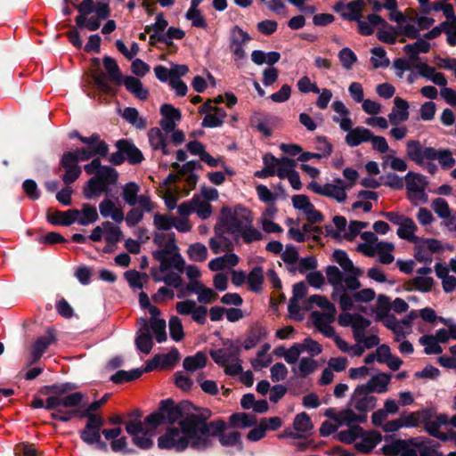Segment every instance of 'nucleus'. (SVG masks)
<instances>
[{
  "label": "nucleus",
  "instance_id": "nucleus-48",
  "mask_svg": "<svg viewBox=\"0 0 456 456\" xmlns=\"http://www.w3.org/2000/svg\"><path fill=\"white\" fill-rule=\"evenodd\" d=\"M117 146L124 152L125 158L127 159L129 162L137 164L142 160L143 157L141 151L128 142L123 140L118 141Z\"/></svg>",
  "mask_w": 456,
  "mask_h": 456
},
{
  "label": "nucleus",
  "instance_id": "nucleus-15",
  "mask_svg": "<svg viewBox=\"0 0 456 456\" xmlns=\"http://www.w3.org/2000/svg\"><path fill=\"white\" fill-rule=\"evenodd\" d=\"M437 444L425 437L410 439L408 453L405 456H442L436 450Z\"/></svg>",
  "mask_w": 456,
  "mask_h": 456
},
{
  "label": "nucleus",
  "instance_id": "nucleus-39",
  "mask_svg": "<svg viewBox=\"0 0 456 456\" xmlns=\"http://www.w3.org/2000/svg\"><path fill=\"white\" fill-rule=\"evenodd\" d=\"M357 22L359 33L364 36L371 35L376 27L387 26V21L377 14H370L365 20L360 19Z\"/></svg>",
  "mask_w": 456,
  "mask_h": 456
},
{
  "label": "nucleus",
  "instance_id": "nucleus-36",
  "mask_svg": "<svg viewBox=\"0 0 456 456\" xmlns=\"http://www.w3.org/2000/svg\"><path fill=\"white\" fill-rule=\"evenodd\" d=\"M188 71L189 68L187 65H175V77L170 80L169 85L178 96H185L187 94L188 87L186 84L180 79V77L185 76Z\"/></svg>",
  "mask_w": 456,
  "mask_h": 456
},
{
  "label": "nucleus",
  "instance_id": "nucleus-61",
  "mask_svg": "<svg viewBox=\"0 0 456 456\" xmlns=\"http://www.w3.org/2000/svg\"><path fill=\"white\" fill-rule=\"evenodd\" d=\"M270 348L269 344H265L257 353L256 357L251 361V365L255 370L265 368L272 362V357L268 354Z\"/></svg>",
  "mask_w": 456,
  "mask_h": 456
},
{
  "label": "nucleus",
  "instance_id": "nucleus-35",
  "mask_svg": "<svg viewBox=\"0 0 456 456\" xmlns=\"http://www.w3.org/2000/svg\"><path fill=\"white\" fill-rule=\"evenodd\" d=\"M346 132H347V134L345 137V141L351 147L370 142V139H371V131L362 126H357L355 128L351 127L350 130H346Z\"/></svg>",
  "mask_w": 456,
  "mask_h": 456
},
{
  "label": "nucleus",
  "instance_id": "nucleus-7",
  "mask_svg": "<svg viewBox=\"0 0 456 456\" xmlns=\"http://www.w3.org/2000/svg\"><path fill=\"white\" fill-rule=\"evenodd\" d=\"M352 188V183H345L342 179H335L333 183H320L313 180L307 189L315 194L334 200L338 203H344L347 199L346 191Z\"/></svg>",
  "mask_w": 456,
  "mask_h": 456
},
{
  "label": "nucleus",
  "instance_id": "nucleus-43",
  "mask_svg": "<svg viewBox=\"0 0 456 456\" xmlns=\"http://www.w3.org/2000/svg\"><path fill=\"white\" fill-rule=\"evenodd\" d=\"M436 276L442 280L443 289L445 292H452L456 288V277L449 274L447 266L436 264L435 266Z\"/></svg>",
  "mask_w": 456,
  "mask_h": 456
},
{
  "label": "nucleus",
  "instance_id": "nucleus-53",
  "mask_svg": "<svg viewBox=\"0 0 456 456\" xmlns=\"http://www.w3.org/2000/svg\"><path fill=\"white\" fill-rule=\"evenodd\" d=\"M397 234L400 238L407 240L411 242H415L419 237L415 236L417 225L414 221L409 217L398 225Z\"/></svg>",
  "mask_w": 456,
  "mask_h": 456
},
{
  "label": "nucleus",
  "instance_id": "nucleus-33",
  "mask_svg": "<svg viewBox=\"0 0 456 456\" xmlns=\"http://www.w3.org/2000/svg\"><path fill=\"white\" fill-rule=\"evenodd\" d=\"M150 314L151 318L150 320L149 327L150 330H151L155 335L156 340L159 343H162L167 340V332H166V321L164 319L159 318L160 314V311L157 307H151Z\"/></svg>",
  "mask_w": 456,
  "mask_h": 456
},
{
  "label": "nucleus",
  "instance_id": "nucleus-58",
  "mask_svg": "<svg viewBox=\"0 0 456 456\" xmlns=\"http://www.w3.org/2000/svg\"><path fill=\"white\" fill-rule=\"evenodd\" d=\"M365 6L364 0H354L346 4V11L343 12V17L349 20H359Z\"/></svg>",
  "mask_w": 456,
  "mask_h": 456
},
{
  "label": "nucleus",
  "instance_id": "nucleus-59",
  "mask_svg": "<svg viewBox=\"0 0 456 456\" xmlns=\"http://www.w3.org/2000/svg\"><path fill=\"white\" fill-rule=\"evenodd\" d=\"M247 282L250 290L260 292L264 282V272L261 267H255L247 276Z\"/></svg>",
  "mask_w": 456,
  "mask_h": 456
},
{
  "label": "nucleus",
  "instance_id": "nucleus-14",
  "mask_svg": "<svg viewBox=\"0 0 456 456\" xmlns=\"http://www.w3.org/2000/svg\"><path fill=\"white\" fill-rule=\"evenodd\" d=\"M191 418L200 426L199 430H197V439H200L204 442V448H207L209 444V435L220 437L226 428V423L221 419L205 423L197 414H195V416H191Z\"/></svg>",
  "mask_w": 456,
  "mask_h": 456
},
{
  "label": "nucleus",
  "instance_id": "nucleus-56",
  "mask_svg": "<svg viewBox=\"0 0 456 456\" xmlns=\"http://www.w3.org/2000/svg\"><path fill=\"white\" fill-rule=\"evenodd\" d=\"M427 415L425 410L417 411L413 412L403 413L399 418L403 428H415L418 427Z\"/></svg>",
  "mask_w": 456,
  "mask_h": 456
},
{
  "label": "nucleus",
  "instance_id": "nucleus-54",
  "mask_svg": "<svg viewBox=\"0 0 456 456\" xmlns=\"http://www.w3.org/2000/svg\"><path fill=\"white\" fill-rule=\"evenodd\" d=\"M106 188L107 185L100 181L98 177L93 176L88 180L84 189L85 197L89 200L98 197L106 191Z\"/></svg>",
  "mask_w": 456,
  "mask_h": 456
},
{
  "label": "nucleus",
  "instance_id": "nucleus-50",
  "mask_svg": "<svg viewBox=\"0 0 456 456\" xmlns=\"http://www.w3.org/2000/svg\"><path fill=\"white\" fill-rule=\"evenodd\" d=\"M281 59V54L278 52L265 53L260 50H255L251 53V60L256 65L264 63L273 66Z\"/></svg>",
  "mask_w": 456,
  "mask_h": 456
},
{
  "label": "nucleus",
  "instance_id": "nucleus-9",
  "mask_svg": "<svg viewBox=\"0 0 456 456\" xmlns=\"http://www.w3.org/2000/svg\"><path fill=\"white\" fill-rule=\"evenodd\" d=\"M78 139L88 146L87 149H79L76 151H72L75 157L79 161H86L94 156L105 157L108 153V145L100 139V136L96 134L91 136H78Z\"/></svg>",
  "mask_w": 456,
  "mask_h": 456
},
{
  "label": "nucleus",
  "instance_id": "nucleus-49",
  "mask_svg": "<svg viewBox=\"0 0 456 456\" xmlns=\"http://www.w3.org/2000/svg\"><path fill=\"white\" fill-rule=\"evenodd\" d=\"M148 138L153 150H161L165 155L170 153V151L167 147L165 137L159 128L154 127L150 129L148 132Z\"/></svg>",
  "mask_w": 456,
  "mask_h": 456
},
{
  "label": "nucleus",
  "instance_id": "nucleus-62",
  "mask_svg": "<svg viewBox=\"0 0 456 456\" xmlns=\"http://www.w3.org/2000/svg\"><path fill=\"white\" fill-rule=\"evenodd\" d=\"M102 61L110 78L117 84H121L123 77L117 61L110 56L103 57Z\"/></svg>",
  "mask_w": 456,
  "mask_h": 456
},
{
  "label": "nucleus",
  "instance_id": "nucleus-11",
  "mask_svg": "<svg viewBox=\"0 0 456 456\" xmlns=\"http://www.w3.org/2000/svg\"><path fill=\"white\" fill-rule=\"evenodd\" d=\"M444 251L442 243L436 239L419 238L414 242V258L424 265H431L434 255Z\"/></svg>",
  "mask_w": 456,
  "mask_h": 456
},
{
  "label": "nucleus",
  "instance_id": "nucleus-6",
  "mask_svg": "<svg viewBox=\"0 0 456 456\" xmlns=\"http://www.w3.org/2000/svg\"><path fill=\"white\" fill-rule=\"evenodd\" d=\"M407 158L427 170L430 174L437 171V166L433 162L435 148L426 147L419 140H409L405 143Z\"/></svg>",
  "mask_w": 456,
  "mask_h": 456
},
{
  "label": "nucleus",
  "instance_id": "nucleus-63",
  "mask_svg": "<svg viewBox=\"0 0 456 456\" xmlns=\"http://www.w3.org/2000/svg\"><path fill=\"white\" fill-rule=\"evenodd\" d=\"M192 205L194 212L201 219L208 218L212 214V207L209 202L202 200L201 197L193 196Z\"/></svg>",
  "mask_w": 456,
  "mask_h": 456
},
{
  "label": "nucleus",
  "instance_id": "nucleus-24",
  "mask_svg": "<svg viewBox=\"0 0 456 456\" xmlns=\"http://www.w3.org/2000/svg\"><path fill=\"white\" fill-rule=\"evenodd\" d=\"M291 200L293 207L302 211L309 222L315 224L322 221V214L315 209L307 196L303 194L295 195Z\"/></svg>",
  "mask_w": 456,
  "mask_h": 456
},
{
  "label": "nucleus",
  "instance_id": "nucleus-20",
  "mask_svg": "<svg viewBox=\"0 0 456 456\" xmlns=\"http://www.w3.org/2000/svg\"><path fill=\"white\" fill-rule=\"evenodd\" d=\"M338 322L342 326H351L355 340H362L366 329L370 325V322L359 314L349 313L339 315Z\"/></svg>",
  "mask_w": 456,
  "mask_h": 456
},
{
  "label": "nucleus",
  "instance_id": "nucleus-3",
  "mask_svg": "<svg viewBox=\"0 0 456 456\" xmlns=\"http://www.w3.org/2000/svg\"><path fill=\"white\" fill-rule=\"evenodd\" d=\"M377 405V398L357 386L349 401L350 408L338 411L334 408H329L324 415L330 419L337 421L338 425L352 426L354 423H363L367 419V412L373 410Z\"/></svg>",
  "mask_w": 456,
  "mask_h": 456
},
{
  "label": "nucleus",
  "instance_id": "nucleus-44",
  "mask_svg": "<svg viewBox=\"0 0 456 456\" xmlns=\"http://www.w3.org/2000/svg\"><path fill=\"white\" fill-rule=\"evenodd\" d=\"M409 440H395L389 444H386L382 447V452L386 456H405L408 453Z\"/></svg>",
  "mask_w": 456,
  "mask_h": 456
},
{
  "label": "nucleus",
  "instance_id": "nucleus-23",
  "mask_svg": "<svg viewBox=\"0 0 456 456\" xmlns=\"http://www.w3.org/2000/svg\"><path fill=\"white\" fill-rule=\"evenodd\" d=\"M174 270L173 267H166L163 270L151 269V275L155 282H164L167 286L178 289L183 283L182 273Z\"/></svg>",
  "mask_w": 456,
  "mask_h": 456
},
{
  "label": "nucleus",
  "instance_id": "nucleus-45",
  "mask_svg": "<svg viewBox=\"0 0 456 456\" xmlns=\"http://www.w3.org/2000/svg\"><path fill=\"white\" fill-rule=\"evenodd\" d=\"M361 238L364 242L358 244L356 250L366 256L373 257L372 248L379 242L377 235L372 232H364Z\"/></svg>",
  "mask_w": 456,
  "mask_h": 456
},
{
  "label": "nucleus",
  "instance_id": "nucleus-30",
  "mask_svg": "<svg viewBox=\"0 0 456 456\" xmlns=\"http://www.w3.org/2000/svg\"><path fill=\"white\" fill-rule=\"evenodd\" d=\"M410 105L407 101L403 98L395 97L394 99V107L388 114L389 123L393 126H397L400 123L408 120Z\"/></svg>",
  "mask_w": 456,
  "mask_h": 456
},
{
  "label": "nucleus",
  "instance_id": "nucleus-32",
  "mask_svg": "<svg viewBox=\"0 0 456 456\" xmlns=\"http://www.w3.org/2000/svg\"><path fill=\"white\" fill-rule=\"evenodd\" d=\"M359 438L360 440L354 444L355 449L360 452L369 453L381 442L382 436L377 431L362 430Z\"/></svg>",
  "mask_w": 456,
  "mask_h": 456
},
{
  "label": "nucleus",
  "instance_id": "nucleus-8",
  "mask_svg": "<svg viewBox=\"0 0 456 456\" xmlns=\"http://www.w3.org/2000/svg\"><path fill=\"white\" fill-rule=\"evenodd\" d=\"M153 257L159 262V265L151 269H165L166 267H173L175 271L183 272L184 260L177 252V247L174 241L167 243L164 248L156 250Z\"/></svg>",
  "mask_w": 456,
  "mask_h": 456
},
{
  "label": "nucleus",
  "instance_id": "nucleus-42",
  "mask_svg": "<svg viewBox=\"0 0 456 456\" xmlns=\"http://www.w3.org/2000/svg\"><path fill=\"white\" fill-rule=\"evenodd\" d=\"M395 246L393 243L379 241L373 248V256H378L379 261L383 265H389L394 262L392 255Z\"/></svg>",
  "mask_w": 456,
  "mask_h": 456
},
{
  "label": "nucleus",
  "instance_id": "nucleus-25",
  "mask_svg": "<svg viewBox=\"0 0 456 456\" xmlns=\"http://www.w3.org/2000/svg\"><path fill=\"white\" fill-rule=\"evenodd\" d=\"M180 359V354L176 348H172L167 354H157L150 361L144 370L151 371L154 369L161 370L172 368Z\"/></svg>",
  "mask_w": 456,
  "mask_h": 456
},
{
  "label": "nucleus",
  "instance_id": "nucleus-27",
  "mask_svg": "<svg viewBox=\"0 0 456 456\" xmlns=\"http://www.w3.org/2000/svg\"><path fill=\"white\" fill-rule=\"evenodd\" d=\"M110 11L108 4L98 2L95 7V16L84 17L81 23H77L80 28H86L90 31L97 30L101 26V20L110 16Z\"/></svg>",
  "mask_w": 456,
  "mask_h": 456
},
{
  "label": "nucleus",
  "instance_id": "nucleus-19",
  "mask_svg": "<svg viewBox=\"0 0 456 456\" xmlns=\"http://www.w3.org/2000/svg\"><path fill=\"white\" fill-rule=\"evenodd\" d=\"M200 113H205V117L202 121V126L204 127H217L223 125L224 120L226 117V112L221 108H217L212 105V101L208 100L200 108Z\"/></svg>",
  "mask_w": 456,
  "mask_h": 456
},
{
  "label": "nucleus",
  "instance_id": "nucleus-37",
  "mask_svg": "<svg viewBox=\"0 0 456 456\" xmlns=\"http://www.w3.org/2000/svg\"><path fill=\"white\" fill-rule=\"evenodd\" d=\"M75 222L80 225H88L97 221L98 213L95 207L84 204L80 210L73 209Z\"/></svg>",
  "mask_w": 456,
  "mask_h": 456
},
{
  "label": "nucleus",
  "instance_id": "nucleus-4",
  "mask_svg": "<svg viewBox=\"0 0 456 456\" xmlns=\"http://www.w3.org/2000/svg\"><path fill=\"white\" fill-rule=\"evenodd\" d=\"M200 426L191 416L182 419L178 426H170L158 438V447L162 450L184 451L189 445L196 449H204V442L197 439Z\"/></svg>",
  "mask_w": 456,
  "mask_h": 456
},
{
  "label": "nucleus",
  "instance_id": "nucleus-22",
  "mask_svg": "<svg viewBox=\"0 0 456 456\" xmlns=\"http://www.w3.org/2000/svg\"><path fill=\"white\" fill-rule=\"evenodd\" d=\"M61 166L65 170L62 181L67 185L74 183L81 175V167L78 166L77 159L72 151L63 154L61 159Z\"/></svg>",
  "mask_w": 456,
  "mask_h": 456
},
{
  "label": "nucleus",
  "instance_id": "nucleus-31",
  "mask_svg": "<svg viewBox=\"0 0 456 456\" xmlns=\"http://www.w3.org/2000/svg\"><path fill=\"white\" fill-rule=\"evenodd\" d=\"M135 346L140 352L145 354H150L152 349L153 340L150 332L149 323L146 319H142L140 321V328L135 338Z\"/></svg>",
  "mask_w": 456,
  "mask_h": 456
},
{
  "label": "nucleus",
  "instance_id": "nucleus-60",
  "mask_svg": "<svg viewBox=\"0 0 456 456\" xmlns=\"http://www.w3.org/2000/svg\"><path fill=\"white\" fill-rule=\"evenodd\" d=\"M437 161L444 169H450L455 165V159L450 150L436 149L433 162Z\"/></svg>",
  "mask_w": 456,
  "mask_h": 456
},
{
  "label": "nucleus",
  "instance_id": "nucleus-52",
  "mask_svg": "<svg viewBox=\"0 0 456 456\" xmlns=\"http://www.w3.org/2000/svg\"><path fill=\"white\" fill-rule=\"evenodd\" d=\"M257 423L254 414L245 412L234 413L230 417V424L235 428H246L253 427Z\"/></svg>",
  "mask_w": 456,
  "mask_h": 456
},
{
  "label": "nucleus",
  "instance_id": "nucleus-64",
  "mask_svg": "<svg viewBox=\"0 0 456 456\" xmlns=\"http://www.w3.org/2000/svg\"><path fill=\"white\" fill-rule=\"evenodd\" d=\"M187 255L193 262H204L208 258V248L204 244L194 243L189 246Z\"/></svg>",
  "mask_w": 456,
  "mask_h": 456
},
{
  "label": "nucleus",
  "instance_id": "nucleus-46",
  "mask_svg": "<svg viewBox=\"0 0 456 456\" xmlns=\"http://www.w3.org/2000/svg\"><path fill=\"white\" fill-rule=\"evenodd\" d=\"M121 84H124L126 88L140 100H145L148 97V91L143 87L142 82L138 78L134 77H126L122 78Z\"/></svg>",
  "mask_w": 456,
  "mask_h": 456
},
{
  "label": "nucleus",
  "instance_id": "nucleus-29",
  "mask_svg": "<svg viewBox=\"0 0 456 456\" xmlns=\"http://www.w3.org/2000/svg\"><path fill=\"white\" fill-rule=\"evenodd\" d=\"M160 114L162 118L159 124L166 133L173 131L181 119L180 110L171 104H163L160 107Z\"/></svg>",
  "mask_w": 456,
  "mask_h": 456
},
{
  "label": "nucleus",
  "instance_id": "nucleus-51",
  "mask_svg": "<svg viewBox=\"0 0 456 456\" xmlns=\"http://www.w3.org/2000/svg\"><path fill=\"white\" fill-rule=\"evenodd\" d=\"M207 355L203 352H198L194 355L187 356L184 358L183 366L187 371H196L197 370L203 369L207 364Z\"/></svg>",
  "mask_w": 456,
  "mask_h": 456
},
{
  "label": "nucleus",
  "instance_id": "nucleus-34",
  "mask_svg": "<svg viewBox=\"0 0 456 456\" xmlns=\"http://www.w3.org/2000/svg\"><path fill=\"white\" fill-rule=\"evenodd\" d=\"M336 115L333 116L332 120L339 125L343 131L350 130L353 127V121L350 118V112L346 106L341 101H335L331 105Z\"/></svg>",
  "mask_w": 456,
  "mask_h": 456
},
{
  "label": "nucleus",
  "instance_id": "nucleus-38",
  "mask_svg": "<svg viewBox=\"0 0 456 456\" xmlns=\"http://www.w3.org/2000/svg\"><path fill=\"white\" fill-rule=\"evenodd\" d=\"M427 415L423 418L421 423L424 424L426 431L432 436H435L442 441H448L449 435L440 430L439 423L434 419V412L432 410H425Z\"/></svg>",
  "mask_w": 456,
  "mask_h": 456
},
{
  "label": "nucleus",
  "instance_id": "nucleus-16",
  "mask_svg": "<svg viewBox=\"0 0 456 456\" xmlns=\"http://www.w3.org/2000/svg\"><path fill=\"white\" fill-rule=\"evenodd\" d=\"M250 40V36L246 31H243L240 27L234 26L231 29L229 47L234 55L235 61H239L246 58L244 46Z\"/></svg>",
  "mask_w": 456,
  "mask_h": 456
},
{
  "label": "nucleus",
  "instance_id": "nucleus-21",
  "mask_svg": "<svg viewBox=\"0 0 456 456\" xmlns=\"http://www.w3.org/2000/svg\"><path fill=\"white\" fill-rule=\"evenodd\" d=\"M100 407H102L101 402L94 401L81 410H58L57 411H53L52 413V418L63 422L70 420L75 416L79 418H87V419H90L92 417H99L98 415L94 414V412L96 411Z\"/></svg>",
  "mask_w": 456,
  "mask_h": 456
},
{
  "label": "nucleus",
  "instance_id": "nucleus-26",
  "mask_svg": "<svg viewBox=\"0 0 456 456\" xmlns=\"http://www.w3.org/2000/svg\"><path fill=\"white\" fill-rule=\"evenodd\" d=\"M103 425V419L101 417H92L87 419L86 425L80 431V437L87 444H99L101 441L100 429Z\"/></svg>",
  "mask_w": 456,
  "mask_h": 456
},
{
  "label": "nucleus",
  "instance_id": "nucleus-10",
  "mask_svg": "<svg viewBox=\"0 0 456 456\" xmlns=\"http://www.w3.org/2000/svg\"><path fill=\"white\" fill-rule=\"evenodd\" d=\"M405 182L408 198L413 205L417 206L428 201V194L425 191L428 181L424 175L408 172L405 175Z\"/></svg>",
  "mask_w": 456,
  "mask_h": 456
},
{
  "label": "nucleus",
  "instance_id": "nucleus-28",
  "mask_svg": "<svg viewBox=\"0 0 456 456\" xmlns=\"http://www.w3.org/2000/svg\"><path fill=\"white\" fill-rule=\"evenodd\" d=\"M391 378L392 376L389 373L379 372L372 376L367 382L360 384L359 386L370 394H384L388 390Z\"/></svg>",
  "mask_w": 456,
  "mask_h": 456
},
{
  "label": "nucleus",
  "instance_id": "nucleus-47",
  "mask_svg": "<svg viewBox=\"0 0 456 456\" xmlns=\"http://www.w3.org/2000/svg\"><path fill=\"white\" fill-rule=\"evenodd\" d=\"M345 272L346 274L343 277L342 282L345 283L346 289L350 290H356L360 289L362 284L358 278L362 275L363 271L361 268L353 265L352 267L345 269Z\"/></svg>",
  "mask_w": 456,
  "mask_h": 456
},
{
  "label": "nucleus",
  "instance_id": "nucleus-57",
  "mask_svg": "<svg viewBox=\"0 0 456 456\" xmlns=\"http://www.w3.org/2000/svg\"><path fill=\"white\" fill-rule=\"evenodd\" d=\"M232 244L231 240L224 235L216 234L209 240V248L214 254H219L231 250Z\"/></svg>",
  "mask_w": 456,
  "mask_h": 456
},
{
  "label": "nucleus",
  "instance_id": "nucleus-17",
  "mask_svg": "<svg viewBox=\"0 0 456 456\" xmlns=\"http://www.w3.org/2000/svg\"><path fill=\"white\" fill-rule=\"evenodd\" d=\"M336 317V308L326 311H314L311 314V319L314 326L321 331L325 337L334 336V328L330 325Z\"/></svg>",
  "mask_w": 456,
  "mask_h": 456
},
{
  "label": "nucleus",
  "instance_id": "nucleus-40",
  "mask_svg": "<svg viewBox=\"0 0 456 456\" xmlns=\"http://www.w3.org/2000/svg\"><path fill=\"white\" fill-rule=\"evenodd\" d=\"M99 210L103 217H111L114 221L120 223L124 219V214L120 208L110 199L103 200L99 205Z\"/></svg>",
  "mask_w": 456,
  "mask_h": 456
},
{
  "label": "nucleus",
  "instance_id": "nucleus-12",
  "mask_svg": "<svg viewBox=\"0 0 456 456\" xmlns=\"http://www.w3.org/2000/svg\"><path fill=\"white\" fill-rule=\"evenodd\" d=\"M140 187L137 183L130 182L123 187L122 196L124 200L129 206L138 205L146 212H151L154 209V203L151 201L148 193L138 195Z\"/></svg>",
  "mask_w": 456,
  "mask_h": 456
},
{
  "label": "nucleus",
  "instance_id": "nucleus-18",
  "mask_svg": "<svg viewBox=\"0 0 456 456\" xmlns=\"http://www.w3.org/2000/svg\"><path fill=\"white\" fill-rule=\"evenodd\" d=\"M56 338L53 330H48L45 334L39 337L32 346L27 358V363L31 365L37 362L46 349L55 342Z\"/></svg>",
  "mask_w": 456,
  "mask_h": 456
},
{
  "label": "nucleus",
  "instance_id": "nucleus-1",
  "mask_svg": "<svg viewBox=\"0 0 456 456\" xmlns=\"http://www.w3.org/2000/svg\"><path fill=\"white\" fill-rule=\"evenodd\" d=\"M191 403L183 402L178 404L167 399L160 403L157 411L148 415L144 420H130L126 423V432L133 437L134 444L141 449L147 450L153 446L152 438L157 434L159 426L164 423H178L186 417L195 416L190 411Z\"/></svg>",
  "mask_w": 456,
  "mask_h": 456
},
{
  "label": "nucleus",
  "instance_id": "nucleus-2",
  "mask_svg": "<svg viewBox=\"0 0 456 456\" xmlns=\"http://www.w3.org/2000/svg\"><path fill=\"white\" fill-rule=\"evenodd\" d=\"M219 221L236 241L242 240L246 244H250L264 239L262 232L253 226L252 213L246 208L241 206L224 207Z\"/></svg>",
  "mask_w": 456,
  "mask_h": 456
},
{
  "label": "nucleus",
  "instance_id": "nucleus-5",
  "mask_svg": "<svg viewBox=\"0 0 456 456\" xmlns=\"http://www.w3.org/2000/svg\"><path fill=\"white\" fill-rule=\"evenodd\" d=\"M213 361L224 367V372L229 376H236L242 373L240 347L232 343H225L224 347L210 352Z\"/></svg>",
  "mask_w": 456,
  "mask_h": 456
},
{
  "label": "nucleus",
  "instance_id": "nucleus-55",
  "mask_svg": "<svg viewBox=\"0 0 456 456\" xmlns=\"http://www.w3.org/2000/svg\"><path fill=\"white\" fill-rule=\"evenodd\" d=\"M293 427L295 431L297 432L300 436H303L312 431L314 425L309 415L305 412H301L296 415Z\"/></svg>",
  "mask_w": 456,
  "mask_h": 456
},
{
  "label": "nucleus",
  "instance_id": "nucleus-41",
  "mask_svg": "<svg viewBox=\"0 0 456 456\" xmlns=\"http://www.w3.org/2000/svg\"><path fill=\"white\" fill-rule=\"evenodd\" d=\"M238 263L239 256L234 253H228L209 261L208 268L213 272H217L224 268L233 267L237 265Z\"/></svg>",
  "mask_w": 456,
  "mask_h": 456
},
{
  "label": "nucleus",
  "instance_id": "nucleus-13",
  "mask_svg": "<svg viewBox=\"0 0 456 456\" xmlns=\"http://www.w3.org/2000/svg\"><path fill=\"white\" fill-rule=\"evenodd\" d=\"M85 395L81 392H75L66 395H54L50 396L46 399L45 409L47 410H58L63 411L62 408L70 410H77V407L80 405Z\"/></svg>",
  "mask_w": 456,
  "mask_h": 456
}]
</instances>
